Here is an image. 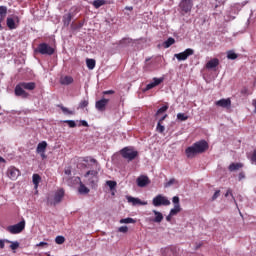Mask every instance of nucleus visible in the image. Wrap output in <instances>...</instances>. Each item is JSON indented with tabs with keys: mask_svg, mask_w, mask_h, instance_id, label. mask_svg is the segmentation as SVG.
<instances>
[{
	"mask_svg": "<svg viewBox=\"0 0 256 256\" xmlns=\"http://www.w3.org/2000/svg\"><path fill=\"white\" fill-rule=\"evenodd\" d=\"M209 149V143L205 140L195 142L192 146L186 148L185 153L188 159H193L195 155H201Z\"/></svg>",
	"mask_w": 256,
	"mask_h": 256,
	"instance_id": "obj_1",
	"label": "nucleus"
},
{
	"mask_svg": "<svg viewBox=\"0 0 256 256\" xmlns=\"http://www.w3.org/2000/svg\"><path fill=\"white\" fill-rule=\"evenodd\" d=\"M36 87L37 84H35V82H20L16 85L14 93L16 97H22V99H27V97H29V93H27L26 91H33Z\"/></svg>",
	"mask_w": 256,
	"mask_h": 256,
	"instance_id": "obj_2",
	"label": "nucleus"
},
{
	"mask_svg": "<svg viewBox=\"0 0 256 256\" xmlns=\"http://www.w3.org/2000/svg\"><path fill=\"white\" fill-rule=\"evenodd\" d=\"M64 197H65V190L61 188L55 192L54 196H48L47 205L55 207V205H59V203L63 201Z\"/></svg>",
	"mask_w": 256,
	"mask_h": 256,
	"instance_id": "obj_3",
	"label": "nucleus"
},
{
	"mask_svg": "<svg viewBox=\"0 0 256 256\" xmlns=\"http://www.w3.org/2000/svg\"><path fill=\"white\" fill-rule=\"evenodd\" d=\"M98 175H99V172H97L96 170H89L84 175V177L87 179V182H86L87 185L92 187V189H95V187H97V183H99Z\"/></svg>",
	"mask_w": 256,
	"mask_h": 256,
	"instance_id": "obj_4",
	"label": "nucleus"
},
{
	"mask_svg": "<svg viewBox=\"0 0 256 256\" xmlns=\"http://www.w3.org/2000/svg\"><path fill=\"white\" fill-rule=\"evenodd\" d=\"M120 155L123 157V159L134 161V159L139 157V152L133 149V147H124L122 150H120Z\"/></svg>",
	"mask_w": 256,
	"mask_h": 256,
	"instance_id": "obj_5",
	"label": "nucleus"
},
{
	"mask_svg": "<svg viewBox=\"0 0 256 256\" xmlns=\"http://www.w3.org/2000/svg\"><path fill=\"white\" fill-rule=\"evenodd\" d=\"M36 53H40V55H53L55 53V48L51 47L47 43H40L36 48Z\"/></svg>",
	"mask_w": 256,
	"mask_h": 256,
	"instance_id": "obj_6",
	"label": "nucleus"
},
{
	"mask_svg": "<svg viewBox=\"0 0 256 256\" xmlns=\"http://www.w3.org/2000/svg\"><path fill=\"white\" fill-rule=\"evenodd\" d=\"M152 205L154 207H161V205H164L165 207L171 205V201L169 199L161 194H158L156 197L152 200Z\"/></svg>",
	"mask_w": 256,
	"mask_h": 256,
	"instance_id": "obj_7",
	"label": "nucleus"
},
{
	"mask_svg": "<svg viewBox=\"0 0 256 256\" xmlns=\"http://www.w3.org/2000/svg\"><path fill=\"white\" fill-rule=\"evenodd\" d=\"M24 229H25V221L22 220L15 225L8 226L6 228V231H8V233H11V235H18V233H21Z\"/></svg>",
	"mask_w": 256,
	"mask_h": 256,
	"instance_id": "obj_8",
	"label": "nucleus"
},
{
	"mask_svg": "<svg viewBox=\"0 0 256 256\" xmlns=\"http://www.w3.org/2000/svg\"><path fill=\"white\" fill-rule=\"evenodd\" d=\"M6 175L9 177V179H11V181H17V179L21 176V171L15 166H10L7 169Z\"/></svg>",
	"mask_w": 256,
	"mask_h": 256,
	"instance_id": "obj_9",
	"label": "nucleus"
},
{
	"mask_svg": "<svg viewBox=\"0 0 256 256\" xmlns=\"http://www.w3.org/2000/svg\"><path fill=\"white\" fill-rule=\"evenodd\" d=\"M194 54H195V50L191 48H187L184 52L175 54L174 57H176L178 61H187V59H189V57H191V55H194Z\"/></svg>",
	"mask_w": 256,
	"mask_h": 256,
	"instance_id": "obj_10",
	"label": "nucleus"
},
{
	"mask_svg": "<svg viewBox=\"0 0 256 256\" xmlns=\"http://www.w3.org/2000/svg\"><path fill=\"white\" fill-rule=\"evenodd\" d=\"M179 7L183 13H189L193 9V0H181Z\"/></svg>",
	"mask_w": 256,
	"mask_h": 256,
	"instance_id": "obj_11",
	"label": "nucleus"
},
{
	"mask_svg": "<svg viewBox=\"0 0 256 256\" xmlns=\"http://www.w3.org/2000/svg\"><path fill=\"white\" fill-rule=\"evenodd\" d=\"M163 81H164L163 78H153V82L147 84L144 91H151V89H154V87H157V85H161Z\"/></svg>",
	"mask_w": 256,
	"mask_h": 256,
	"instance_id": "obj_12",
	"label": "nucleus"
},
{
	"mask_svg": "<svg viewBox=\"0 0 256 256\" xmlns=\"http://www.w3.org/2000/svg\"><path fill=\"white\" fill-rule=\"evenodd\" d=\"M136 183H137L138 187H147V185H149V183H151V180H149V177L142 175L137 178Z\"/></svg>",
	"mask_w": 256,
	"mask_h": 256,
	"instance_id": "obj_13",
	"label": "nucleus"
},
{
	"mask_svg": "<svg viewBox=\"0 0 256 256\" xmlns=\"http://www.w3.org/2000/svg\"><path fill=\"white\" fill-rule=\"evenodd\" d=\"M108 103L109 99L102 98L101 100L96 101L95 107L98 111H105Z\"/></svg>",
	"mask_w": 256,
	"mask_h": 256,
	"instance_id": "obj_14",
	"label": "nucleus"
},
{
	"mask_svg": "<svg viewBox=\"0 0 256 256\" xmlns=\"http://www.w3.org/2000/svg\"><path fill=\"white\" fill-rule=\"evenodd\" d=\"M216 105H217V107H223L224 109H227V108L231 107V99H229V98L220 99V100L216 101Z\"/></svg>",
	"mask_w": 256,
	"mask_h": 256,
	"instance_id": "obj_15",
	"label": "nucleus"
},
{
	"mask_svg": "<svg viewBox=\"0 0 256 256\" xmlns=\"http://www.w3.org/2000/svg\"><path fill=\"white\" fill-rule=\"evenodd\" d=\"M127 201L128 203H132V205H147V201H141V199L133 196H127Z\"/></svg>",
	"mask_w": 256,
	"mask_h": 256,
	"instance_id": "obj_16",
	"label": "nucleus"
},
{
	"mask_svg": "<svg viewBox=\"0 0 256 256\" xmlns=\"http://www.w3.org/2000/svg\"><path fill=\"white\" fill-rule=\"evenodd\" d=\"M219 67V60L217 58L211 59L206 63V69H215Z\"/></svg>",
	"mask_w": 256,
	"mask_h": 256,
	"instance_id": "obj_17",
	"label": "nucleus"
},
{
	"mask_svg": "<svg viewBox=\"0 0 256 256\" xmlns=\"http://www.w3.org/2000/svg\"><path fill=\"white\" fill-rule=\"evenodd\" d=\"M6 25L8 27V29H10V31H13V29H17L18 25L17 23H15V19L8 17L6 19Z\"/></svg>",
	"mask_w": 256,
	"mask_h": 256,
	"instance_id": "obj_18",
	"label": "nucleus"
},
{
	"mask_svg": "<svg viewBox=\"0 0 256 256\" xmlns=\"http://www.w3.org/2000/svg\"><path fill=\"white\" fill-rule=\"evenodd\" d=\"M72 19H73V14L71 13L65 14L62 19L64 23V27H69V25H71Z\"/></svg>",
	"mask_w": 256,
	"mask_h": 256,
	"instance_id": "obj_19",
	"label": "nucleus"
},
{
	"mask_svg": "<svg viewBox=\"0 0 256 256\" xmlns=\"http://www.w3.org/2000/svg\"><path fill=\"white\" fill-rule=\"evenodd\" d=\"M47 151V142L42 141L37 145L36 153H45Z\"/></svg>",
	"mask_w": 256,
	"mask_h": 256,
	"instance_id": "obj_20",
	"label": "nucleus"
},
{
	"mask_svg": "<svg viewBox=\"0 0 256 256\" xmlns=\"http://www.w3.org/2000/svg\"><path fill=\"white\" fill-rule=\"evenodd\" d=\"M152 213L155 215V218L153 219L154 223H161V221H163V213L157 210H153Z\"/></svg>",
	"mask_w": 256,
	"mask_h": 256,
	"instance_id": "obj_21",
	"label": "nucleus"
},
{
	"mask_svg": "<svg viewBox=\"0 0 256 256\" xmlns=\"http://www.w3.org/2000/svg\"><path fill=\"white\" fill-rule=\"evenodd\" d=\"M73 78L71 76H64L60 78L61 85H71L73 83Z\"/></svg>",
	"mask_w": 256,
	"mask_h": 256,
	"instance_id": "obj_22",
	"label": "nucleus"
},
{
	"mask_svg": "<svg viewBox=\"0 0 256 256\" xmlns=\"http://www.w3.org/2000/svg\"><path fill=\"white\" fill-rule=\"evenodd\" d=\"M229 171H239V169H243V163H231L228 167Z\"/></svg>",
	"mask_w": 256,
	"mask_h": 256,
	"instance_id": "obj_23",
	"label": "nucleus"
},
{
	"mask_svg": "<svg viewBox=\"0 0 256 256\" xmlns=\"http://www.w3.org/2000/svg\"><path fill=\"white\" fill-rule=\"evenodd\" d=\"M32 183L35 189H37L39 187V184L41 183V176L39 174H33Z\"/></svg>",
	"mask_w": 256,
	"mask_h": 256,
	"instance_id": "obj_24",
	"label": "nucleus"
},
{
	"mask_svg": "<svg viewBox=\"0 0 256 256\" xmlns=\"http://www.w3.org/2000/svg\"><path fill=\"white\" fill-rule=\"evenodd\" d=\"M57 107L61 109V111L64 113V115H75V111L69 110V108L63 106V104H58Z\"/></svg>",
	"mask_w": 256,
	"mask_h": 256,
	"instance_id": "obj_25",
	"label": "nucleus"
},
{
	"mask_svg": "<svg viewBox=\"0 0 256 256\" xmlns=\"http://www.w3.org/2000/svg\"><path fill=\"white\" fill-rule=\"evenodd\" d=\"M171 45H175V38L170 37L163 43L164 49H169Z\"/></svg>",
	"mask_w": 256,
	"mask_h": 256,
	"instance_id": "obj_26",
	"label": "nucleus"
},
{
	"mask_svg": "<svg viewBox=\"0 0 256 256\" xmlns=\"http://www.w3.org/2000/svg\"><path fill=\"white\" fill-rule=\"evenodd\" d=\"M86 65L90 70L95 69V65H96L95 59H91V58L86 59Z\"/></svg>",
	"mask_w": 256,
	"mask_h": 256,
	"instance_id": "obj_27",
	"label": "nucleus"
},
{
	"mask_svg": "<svg viewBox=\"0 0 256 256\" xmlns=\"http://www.w3.org/2000/svg\"><path fill=\"white\" fill-rule=\"evenodd\" d=\"M107 3V1L105 0H94L92 5L93 7H95V9H99V7H103V5H105Z\"/></svg>",
	"mask_w": 256,
	"mask_h": 256,
	"instance_id": "obj_28",
	"label": "nucleus"
},
{
	"mask_svg": "<svg viewBox=\"0 0 256 256\" xmlns=\"http://www.w3.org/2000/svg\"><path fill=\"white\" fill-rule=\"evenodd\" d=\"M177 213H181V205H174V208L170 210V215L175 216Z\"/></svg>",
	"mask_w": 256,
	"mask_h": 256,
	"instance_id": "obj_29",
	"label": "nucleus"
},
{
	"mask_svg": "<svg viewBox=\"0 0 256 256\" xmlns=\"http://www.w3.org/2000/svg\"><path fill=\"white\" fill-rule=\"evenodd\" d=\"M169 109L168 105L162 106L160 109L157 110L155 117H159V115H163Z\"/></svg>",
	"mask_w": 256,
	"mask_h": 256,
	"instance_id": "obj_30",
	"label": "nucleus"
},
{
	"mask_svg": "<svg viewBox=\"0 0 256 256\" xmlns=\"http://www.w3.org/2000/svg\"><path fill=\"white\" fill-rule=\"evenodd\" d=\"M7 17V6H0V18L5 19Z\"/></svg>",
	"mask_w": 256,
	"mask_h": 256,
	"instance_id": "obj_31",
	"label": "nucleus"
},
{
	"mask_svg": "<svg viewBox=\"0 0 256 256\" xmlns=\"http://www.w3.org/2000/svg\"><path fill=\"white\" fill-rule=\"evenodd\" d=\"M106 185L109 186L110 191H113V189H115L117 187V182L113 181V180H108V181H106Z\"/></svg>",
	"mask_w": 256,
	"mask_h": 256,
	"instance_id": "obj_32",
	"label": "nucleus"
},
{
	"mask_svg": "<svg viewBox=\"0 0 256 256\" xmlns=\"http://www.w3.org/2000/svg\"><path fill=\"white\" fill-rule=\"evenodd\" d=\"M85 107H89V100H81L78 109H85Z\"/></svg>",
	"mask_w": 256,
	"mask_h": 256,
	"instance_id": "obj_33",
	"label": "nucleus"
},
{
	"mask_svg": "<svg viewBox=\"0 0 256 256\" xmlns=\"http://www.w3.org/2000/svg\"><path fill=\"white\" fill-rule=\"evenodd\" d=\"M237 57H238V55L235 52H233L231 50L227 52L228 59H231L232 61H234V59H237Z\"/></svg>",
	"mask_w": 256,
	"mask_h": 256,
	"instance_id": "obj_34",
	"label": "nucleus"
},
{
	"mask_svg": "<svg viewBox=\"0 0 256 256\" xmlns=\"http://www.w3.org/2000/svg\"><path fill=\"white\" fill-rule=\"evenodd\" d=\"M55 243L57 245H63V243H65V237L64 236H57L55 238Z\"/></svg>",
	"mask_w": 256,
	"mask_h": 256,
	"instance_id": "obj_35",
	"label": "nucleus"
},
{
	"mask_svg": "<svg viewBox=\"0 0 256 256\" xmlns=\"http://www.w3.org/2000/svg\"><path fill=\"white\" fill-rule=\"evenodd\" d=\"M177 119H178V121H187V119H189V116H187L183 113H178L177 114Z\"/></svg>",
	"mask_w": 256,
	"mask_h": 256,
	"instance_id": "obj_36",
	"label": "nucleus"
},
{
	"mask_svg": "<svg viewBox=\"0 0 256 256\" xmlns=\"http://www.w3.org/2000/svg\"><path fill=\"white\" fill-rule=\"evenodd\" d=\"M158 133H164L165 132V126H163V123L158 122L156 127Z\"/></svg>",
	"mask_w": 256,
	"mask_h": 256,
	"instance_id": "obj_37",
	"label": "nucleus"
},
{
	"mask_svg": "<svg viewBox=\"0 0 256 256\" xmlns=\"http://www.w3.org/2000/svg\"><path fill=\"white\" fill-rule=\"evenodd\" d=\"M79 193H85V194H87V193H89V188H87V187L85 186V184H81V185H80V188H79Z\"/></svg>",
	"mask_w": 256,
	"mask_h": 256,
	"instance_id": "obj_38",
	"label": "nucleus"
},
{
	"mask_svg": "<svg viewBox=\"0 0 256 256\" xmlns=\"http://www.w3.org/2000/svg\"><path fill=\"white\" fill-rule=\"evenodd\" d=\"M120 223H126V224H129V223H135V219L133 218H124V219H121L120 220Z\"/></svg>",
	"mask_w": 256,
	"mask_h": 256,
	"instance_id": "obj_39",
	"label": "nucleus"
},
{
	"mask_svg": "<svg viewBox=\"0 0 256 256\" xmlns=\"http://www.w3.org/2000/svg\"><path fill=\"white\" fill-rule=\"evenodd\" d=\"M175 183H177V181H176V179L175 178H172V179H170L168 182H166L165 184H164V187H171V185H175Z\"/></svg>",
	"mask_w": 256,
	"mask_h": 256,
	"instance_id": "obj_40",
	"label": "nucleus"
},
{
	"mask_svg": "<svg viewBox=\"0 0 256 256\" xmlns=\"http://www.w3.org/2000/svg\"><path fill=\"white\" fill-rule=\"evenodd\" d=\"M64 123H67V125H68L71 129L77 127V124H76L75 121H73V120H66V121H64Z\"/></svg>",
	"mask_w": 256,
	"mask_h": 256,
	"instance_id": "obj_41",
	"label": "nucleus"
},
{
	"mask_svg": "<svg viewBox=\"0 0 256 256\" xmlns=\"http://www.w3.org/2000/svg\"><path fill=\"white\" fill-rule=\"evenodd\" d=\"M10 249H12V251L19 249V242H11Z\"/></svg>",
	"mask_w": 256,
	"mask_h": 256,
	"instance_id": "obj_42",
	"label": "nucleus"
},
{
	"mask_svg": "<svg viewBox=\"0 0 256 256\" xmlns=\"http://www.w3.org/2000/svg\"><path fill=\"white\" fill-rule=\"evenodd\" d=\"M119 233H127L129 231V227L127 226H121L118 228Z\"/></svg>",
	"mask_w": 256,
	"mask_h": 256,
	"instance_id": "obj_43",
	"label": "nucleus"
},
{
	"mask_svg": "<svg viewBox=\"0 0 256 256\" xmlns=\"http://www.w3.org/2000/svg\"><path fill=\"white\" fill-rule=\"evenodd\" d=\"M219 195H221V190H217V191L213 194V196H212V201H215V200L219 197Z\"/></svg>",
	"mask_w": 256,
	"mask_h": 256,
	"instance_id": "obj_44",
	"label": "nucleus"
},
{
	"mask_svg": "<svg viewBox=\"0 0 256 256\" xmlns=\"http://www.w3.org/2000/svg\"><path fill=\"white\" fill-rule=\"evenodd\" d=\"M179 196H174L173 198H172V203H174V205H181L180 203H179Z\"/></svg>",
	"mask_w": 256,
	"mask_h": 256,
	"instance_id": "obj_45",
	"label": "nucleus"
},
{
	"mask_svg": "<svg viewBox=\"0 0 256 256\" xmlns=\"http://www.w3.org/2000/svg\"><path fill=\"white\" fill-rule=\"evenodd\" d=\"M103 95H115V90H106L102 92Z\"/></svg>",
	"mask_w": 256,
	"mask_h": 256,
	"instance_id": "obj_46",
	"label": "nucleus"
},
{
	"mask_svg": "<svg viewBox=\"0 0 256 256\" xmlns=\"http://www.w3.org/2000/svg\"><path fill=\"white\" fill-rule=\"evenodd\" d=\"M231 196L233 199H235V197H233V190H231V188H229L225 194V197Z\"/></svg>",
	"mask_w": 256,
	"mask_h": 256,
	"instance_id": "obj_47",
	"label": "nucleus"
},
{
	"mask_svg": "<svg viewBox=\"0 0 256 256\" xmlns=\"http://www.w3.org/2000/svg\"><path fill=\"white\" fill-rule=\"evenodd\" d=\"M49 244L47 242H40L36 245V247H48Z\"/></svg>",
	"mask_w": 256,
	"mask_h": 256,
	"instance_id": "obj_48",
	"label": "nucleus"
},
{
	"mask_svg": "<svg viewBox=\"0 0 256 256\" xmlns=\"http://www.w3.org/2000/svg\"><path fill=\"white\" fill-rule=\"evenodd\" d=\"M169 117V115L164 114L158 121V123H163L165 121V119H167Z\"/></svg>",
	"mask_w": 256,
	"mask_h": 256,
	"instance_id": "obj_49",
	"label": "nucleus"
},
{
	"mask_svg": "<svg viewBox=\"0 0 256 256\" xmlns=\"http://www.w3.org/2000/svg\"><path fill=\"white\" fill-rule=\"evenodd\" d=\"M239 181H242V179H245V172H240L238 175Z\"/></svg>",
	"mask_w": 256,
	"mask_h": 256,
	"instance_id": "obj_50",
	"label": "nucleus"
},
{
	"mask_svg": "<svg viewBox=\"0 0 256 256\" xmlns=\"http://www.w3.org/2000/svg\"><path fill=\"white\" fill-rule=\"evenodd\" d=\"M241 93L242 95H247L249 93V89L247 87H244L242 90H241Z\"/></svg>",
	"mask_w": 256,
	"mask_h": 256,
	"instance_id": "obj_51",
	"label": "nucleus"
},
{
	"mask_svg": "<svg viewBox=\"0 0 256 256\" xmlns=\"http://www.w3.org/2000/svg\"><path fill=\"white\" fill-rule=\"evenodd\" d=\"M121 43H122V44H123V43H131V39H129V38L122 39V40H121Z\"/></svg>",
	"mask_w": 256,
	"mask_h": 256,
	"instance_id": "obj_52",
	"label": "nucleus"
},
{
	"mask_svg": "<svg viewBox=\"0 0 256 256\" xmlns=\"http://www.w3.org/2000/svg\"><path fill=\"white\" fill-rule=\"evenodd\" d=\"M38 154L41 156L42 159H47V155H45V152H38Z\"/></svg>",
	"mask_w": 256,
	"mask_h": 256,
	"instance_id": "obj_53",
	"label": "nucleus"
},
{
	"mask_svg": "<svg viewBox=\"0 0 256 256\" xmlns=\"http://www.w3.org/2000/svg\"><path fill=\"white\" fill-rule=\"evenodd\" d=\"M0 249H5V241L0 240Z\"/></svg>",
	"mask_w": 256,
	"mask_h": 256,
	"instance_id": "obj_54",
	"label": "nucleus"
},
{
	"mask_svg": "<svg viewBox=\"0 0 256 256\" xmlns=\"http://www.w3.org/2000/svg\"><path fill=\"white\" fill-rule=\"evenodd\" d=\"M81 125H82L83 127H89V123H87V121H85V120H82V121H81Z\"/></svg>",
	"mask_w": 256,
	"mask_h": 256,
	"instance_id": "obj_55",
	"label": "nucleus"
},
{
	"mask_svg": "<svg viewBox=\"0 0 256 256\" xmlns=\"http://www.w3.org/2000/svg\"><path fill=\"white\" fill-rule=\"evenodd\" d=\"M89 161H90V163H94V164L97 165V160L96 159L90 157Z\"/></svg>",
	"mask_w": 256,
	"mask_h": 256,
	"instance_id": "obj_56",
	"label": "nucleus"
},
{
	"mask_svg": "<svg viewBox=\"0 0 256 256\" xmlns=\"http://www.w3.org/2000/svg\"><path fill=\"white\" fill-rule=\"evenodd\" d=\"M125 10H126V11H133V6H126V7H125Z\"/></svg>",
	"mask_w": 256,
	"mask_h": 256,
	"instance_id": "obj_57",
	"label": "nucleus"
},
{
	"mask_svg": "<svg viewBox=\"0 0 256 256\" xmlns=\"http://www.w3.org/2000/svg\"><path fill=\"white\" fill-rule=\"evenodd\" d=\"M83 25H85V23H84V22H79V23H78V27H77V29H81V28L83 27Z\"/></svg>",
	"mask_w": 256,
	"mask_h": 256,
	"instance_id": "obj_58",
	"label": "nucleus"
},
{
	"mask_svg": "<svg viewBox=\"0 0 256 256\" xmlns=\"http://www.w3.org/2000/svg\"><path fill=\"white\" fill-rule=\"evenodd\" d=\"M252 105H253V107H254V113H256V99L253 100Z\"/></svg>",
	"mask_w": 256,
	"mask_h": 256,
	"instance_id": "obj_59",
	"label": "nucleus"
},
{
	"mask_svg": "<svg viewBox=\"0 0 256 256\" xmlns=\"http://www.w3.org/2000/svg\"><path fill=\"white\" fill-rule=\"evenodd\" d=\"M172 217H173V215H171V213H169V215L166 217V221H171Z\"/></svg>",
	"mask_w": 256,
	"mask_h": 256,
	"instance_id": "obj_60",
	"label": "nucleus"
},
{
	"mask_svg": "<svg viewBox=\"0 0 256 256\" xmlns=\"http://www.w3.org/2000/svg\"><path fill=\"white\" fill-rule=\"evenodd\" d=\"M4 19L0 18V31H3V26L1 25V23H3Z\"/></svg>",
	"mask_w": 256,
	"mask_h": 256,
	"instance_id": "obj_61",
	"label": "nucleus"
},
{
	"mask_svg": "<svg viewBox=\"0 0 256 256\" xmlns=\"http://www.w3.org/2000/svg\"><path fill=\"white\" fill-rule=\"evenodd\" d=\"M89 159H91V157H86L83 159L84 163H89Z\"/></svg>",
	"mask_w": 256,
	"mask_h": 256,
	"instance_id": "obj_62",
	"label": "nucleus"
},
{
	"mask_svg": "<svg viewBox=\"0 0 256 256\" xmlns=\"http://www.w3.org/2000/svg\"><path fill=\"white\" fill-rule=\"evenodd\" d=\"M65 175H71V170H65Z\"/></svg>",
	"mask_w": 256,
	"mask_h": 256,
	"instance_id": "obj_63",
	"label": "nucleus"
},
{
	"mask_svg": "<svg viewBox=\"0 0 256 256\" xmlns=\"http://www.w3.org/2000/svg\"><path fill=\"white\" fill-rule=\"evenodd\" d=\"M14 19H15L16 23H19V21H20L19 16H15Z\"/></svg>",
	"mask_w": 256,
	"mask_h": 256,
	"instance_id": "obj_64",
	"label": "nucleus"
}]
</instances>
